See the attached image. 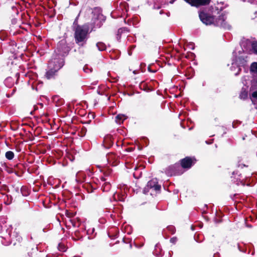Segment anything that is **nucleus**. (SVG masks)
Masks as SVG:
<instances>
[{
  "label": "nucleus",
  "instance_id": "34",
  "mask_svg": "<svg viewBox=\"0 0 257 257\" xmlns=\"http://www.w3.org/2000/svg\"><path fill=\"white\" fill-rule=\"evenodd\" d=\"M94 228H93L91 229V232H94Z\"/></svg>",
  "mask_w": 257,
  "mask_h": 257
},
{
  "label": "nucleus",
  "instance_id": "15",
  "mask_svg": "<svg viewBox=\"0 0 257 257\" xmlns=\"http://www.w3.org/2000/svg\"><path fill=\"white\" fill-rule=\"evenodd\" d=\"M107 160L108 163L112 164H113L115 162H116L115 156L113 154H108L107 156Z\"/></svg>",
  "mask_w": 257,
  "mask_h": 257
},
{
  "label": "nucleus",
  "instance_id": "19",
  "mask_svg": "<svg viewBox=\"0 0 257 257\" xmlns=\"http://www.w3.org/2000/svg\"><path fill=\"white\" fill-rule=\"evenodd\" d=\"M239 97L241 99H245L247 97V91L242 88L239 95Z\"/></svg>",
  "mask_w": 257,
  "mask_h": 257
},
{
  "label": "nucleus",
  "instance_id": "29",
  "mask_svg": "<svg viewBox=\"0 0 257 257\" xmlns=\"http://www.w3.org/2000/svg\"><path fill=\"white\" fill-rule=\"evenodd\" d=\"M168 229L170 230L172 233H174V228L173 226H170L168 227Z\"/></svg>",
  "mask_w": 257,
  "mask_h": 257
},
{
  "label": "nucleus",
  "instance_id": "25",
  "mask_svg": "<svg viewBox=\"0 0 257 257\" xmlns=\"http://www.w3.org/2000/svg\"><path fill=\"white\" fill-rule=\"evenodd\" d=\"M58 248V249L61 251H65L66 250L64 245L61 243L59 244Z\"/></svg>",
  "mask_w": 257,
  "mask_h": 257
},
{
  "label": "nucleus",
  "instance_id": "10",
  "mask_svg": "<svg viewBox=\"0 0 257 257\" xmlns=\"http://www.w3.org/2000/svg\"><path fill=\"white\" fill-rule=\"evenodd\" d=\"M187 3L193 6L205 5L209 3L210 0H184Z\"/></svg>",
  "mask_w": 257,
  "mask_h": 257
},
{
  "label": "nucleus",
  "instance_id": "27",
  "mask_svg": "<svg viewBox=\"0 0 257 257\" xmlns=\"http://www.w3.org/2000/svg\"><path fill=\"white\" fill-rule=\"evenodd\" d=\"M252 97L257 99V91H254L252 93Z\"/></svg>",
  "mask_w": 257,
  "mask_h": 257
},
{
  "label": "nucleus",
  "instance_id": "4",
  "mask_svg": "<svg viewBox=\"0 0 257 257\" xmlns=\"http://www.w3.org/2000/svg\"><path fill=\"white\" fill-rule=\"evenodd\" d=\"M241 46L244 51L247 53L252 52L257 55V42L252 43L250 41L247 40L243 41Z\"/></svg>",
  "mask_w": 257,
  "mask_h": 257
},
{
  "label": "nucleus",
  "instance_id": "17",
  "mask_svg": "<svg viewBox=\"0 0 257 257\" xmlns=\"http://www.w3.org/2000/svg\"><path fill=\"white\" fill-rule=\"evenodd\" d=\"M161 248H160V245L159 244H157L155 245V250L154 251V253L155 255L159 256L161 255Z\"/></svg>",
  "mask_w": 257,
  "mask_h": 257
},
{
  "label": "nucleus",
  "instance_id": "7",
  "mask_svg": "<svg viewBox=\"0 0 257 257\" xmlns=\"http://www.w3.org/2000/svg\"><path fill=\"white\" fill-rule=\"evenodd\" d=\"M199 18L201 21L206 25H210L214 22V18L208 15L204 12H200L199 14Z\"/></svg>",
  "mask_w": 257,
  "mask_h": 257
},
{
  "label": "nucleus",
  "instance_id": "20",
  "mask_svg": "<svg viewBox=\"0 0 257 257\" xmlns=\"http://www.w3.org/2000/svg\"><path fill=\"white\" fill-rule=\"evenodd\" d=\"M14 153L13 152L9 151L6 153V158L9 160H12L14 158Z\"/></svg>",
  "mask_w": 257,
  "mask_h": 257
},
{
  "label": "nucleus",
  "instance_id": "5",
  "mask_svg": "<svg viewBox=\"0 0 257 257\" xmlns=\"http://www.w3.org/2000/svg\"><path fill=\"white\" fill-rule=\"evenodd\" d=\"M181 167L178 164H175L173 166H170L166 168L165 170V173L168 176H172L173 175H179L183 173V172L180 170Z\"/></svg>",
  "mask_w": 257,
  "mask_h": 257
},
{
  "label": "nucleus",
  "instance_id": "22",
  "mask_svg": "<svg viewBox=\"0 0 257 257\" xmlns=\"http://www.w3.org/2000/svg\"><path fill=\"white\" fill-rule=\"evenodd\" d=\"M250 71L257 73V63L253 62L250 66Z\"/></svg>",
  "mask_w": 257,
  "mask_h": 257
},
{
  "label": "nucleus",
  "instance_id": "12",
  "mask_svg": "<svg viewBox=\"0 0 257 257\" xmlns=\"http://www.w3.org/2000/svg\"><path fill=\"white\" fill-rule=\"evenodd\" d=\"M112 137L110 136H106L104 138L103 145L104 148L108 149L112 145Z\"/></svg>",
  "mask_w": 257,
  "mask_h": 257
},
{
  "label": "nucleus",
  "instance_id": "24",
  "mask_svg": "<svg viewBox=\"0 0 257 257\" xmlns=\"http://www.w3.org/2000/svg\"><path fill=\"white\" fill-rule=\"evenodd\" d=\"M2 238H4L5 239H10V237H11V233H10V232L9 231L8 233H6V234H4L2 236Z\"/></svg>",
  "mask_w": 257,
  "mask_h": 257
},
{
  "label": "nucleus",
  "instance_id": "9",
  "mask_svg": "<svg viewBox=\"0 0 257 257\" xmlns=\"http://www.w3.org/2000/svg\"><path fill=\"white\" fill-rule=\"evenodd\" d=\"M194 163L193 160L189 157H186L181 161V167L183 168H190Z\"/></svg>",
  "mask_w": 257,
  "mask_h": 257
},
{
  "label": "nucleus",
  "instance_id": "14",
  "mask_svg": "<svg viewBox=\"0 0 257 257\" xmlns=\"http://www.w3.org/2000/svg\"><path fill=\"white\" fill-rule=\"evenodd\" d=\"M126 118L125 115L119 114L115 117V121L118 124H121Z\"/></svg>",
  "mask_w": 257,
  "mask_h": 257
},
{
  "label": "nucleus",
  "instance_id": "28",
  "mask_svg": "<svg viewBox=\"0 0 257 257\" xmlns=\"http://www.w3.org/2000/svg\"><path fill=\"white\" fill-rule=\"evenodd\" d=\"M177 241V238L176 237L171 238L170 239V241L173 243H175Z\"/></svg>",
  "mask_w": 257,
  "mask_h": 257
},
{
  "label": "nucleus",
  "instance_id": "11",
  "mask_svg": "<svg viewBox=\"0 0 257 257\" xmlns=\"http://www.w3.org/2000/svg\"><path fill=\"white\" fill-rule=\"evenodd\" d=\"M147 187L148 188L153 189L156 191H159L161 189V186L158 184L157 179H153L149 181Z\"/></svg>",
  "mask_w": 257,
  "mask_h": 257
},
{
  "label": "nucleus",
  "instance_id": "35",
  "mask_svg": "<svg viewBox=\"0 0 257 257\" xmlns=\"http://www.w3.org/2000/svg\"><path fill=\"white\" fill-rule=\"evenodd\" d=\"M133 73L134 74H136L137 73V71L136 70L134 71Z\"/></svg>",
  "mask_w": 257,
  "mask_h": 257
},
{
  "label": "nucleus",
  "instance_id": "2",
  "mask_svg": "<svg viewBox=\"0 0 257 257\" xmlns=\"http://www.w3.org/2000/svg\"><path fill=\"white\" fill-rule=\"evenodd\" d=\"M92 30V29L90 31L89 26L88 24L77 26L74 30V38L76 43L79 46H84L86 44L88 38V35Z\"/></svg>",
  "mask_w": 257,
  "mask_h": 257
},
{
  "label": "nucleus",
  "instance_id": "26",
  "mask_svg": "<svg viewBox=\"0 0 257 257\" xmlns=\"http://www.w3.org/2000/svg\"><path fill=\"white\" fill-rule=\"evenodd\" d=\"M15 89H13V90L11 94H9V93L7 94V96L8 97H11V96H12L13 95V94L15 93Z\"/></svg>",
  "mask_w": 257,
  "mask_h": 257
},
{
  "label": "nucleus",
  "instance_id": "8",
  "mask_svg": "<svg viewBox=\"0 0 257 257\" xmlns=\"http://www.w3.org/2000/svg\"><path fill=\"white\" fill-rule=\"evenodd\" d=\"M93 21L94 28H100L102 25V23L105 21V18L102 14H98L96 16L94 15Z\"/></svg>",
  "mask_w": 257,
  "mask_h": 257
},
{
  "label": "nucleus",
  "instance_id": "1",
  "mask_svg": "<svg viewBox=\"0 0 257 257\" xmlns=\"http://www.w3.org/2000/svg\"><path fill=\"white\" fill-rule=\"evenodd\" d=\"M55 54L48 63V69L45 74V77L48 79L54 78L57 73L64 65L63 57L66 54V52H62L60 48L58 47L55 51Z\"/></svg>",
  "mask_w": 257,
  "mask_h": 257
},
{
  "label": "nucleus",
  "instance_id": "16",
  "mask_svg": "<svg viewBox=\"0 0 257 257\" xmlns=\"http://www.w3.org/2000/svg\"><path fill=\"white\" fill-rule=\"evenodd\" d=\"M128 30L125 28H121L118 30L117 31V39L119 40L120 39L121 35L123 33H127L128 32Z\"/></svg>",
  "mask_w": 257,
  "mask_h": 257
},
{
  "label": "nucleus",
  "instance_id": "13",
  "mask_svg": "<svg viewBox=\"0 0 257 257\" xmlns=\"http://www.w3.org/2000/svg\"><path fill=\"white\" fill-rule=\"evenodd\" d=\"M85 175L82 171H79L76 175V180L78 182H83L85 181Z\"/></svg>",
  "mask_w": 257,
  "mask_h": 257
},
{
  "label": "nucleus",
  "instance_id": "3",
  "mask_svg": "<svg viewBox=\"0 0 257 257\" xmlns=\"http://www.w3.org/2000/svg\"><path fill=\"white\" fill-rule=\"evenodd\" d=\"M245 60L242 57H236L232 60V66L230 69L234 72V75L237 76L239 74L241 69L240 66L244 65Z\"/></svg>",
  "mask_w": 257,
  "mask_h": 257
},
{
  "label": "nucleus",
  "instance_id": "32",
  "mask_svg": "<svg viewBox=\"0 0 257 257\" xmlns=\"http://www.w3.org/2000/svg\"><path fill=\"white\" fill-rule=\"evenodd\" d=\"M101 180H102V181H103V182H105V180H105L103 177H102V178H101Z\"/></svg>",
  "mask_w": 257,
  "mask_h": 257
},
{
  "label": "nucleus",
  "instance_id": "36",
  "mask_svg": "<svg viewBox=\"0 0 257 257\" xmlns=\"http://www.w3.org/2000/svg\"><path fill=\"white\" fill-rule=\"evenodd\" d=\"M4 165L5 167H7V165H6V163H4Z\"/></svg>",
  "mask_w": 257,
  "mask_h": 257
},
{
  "label": "nucleus",
  "instance_id": "33",
  "mask_svg": "<svg viewBox=\"0 0 257 257\" xmlns=\"http://www.w3.org/2000/svg\"><path fill=\"white\" fill-rule=\"evenodd\" d=\"M84 71L86 72H87L88 71L86 70V68H85V67L84 68Z\"/></svg>",
  "mask_w": 257,
  "mask_h": 257
},
{
  "label": "nucleus",
  "instance_id": "23",
  "mask_svg": "<svg viewBox=\"0 0 257 257\" xmlns=\"http://www.w3.org/2000/svg\"><path fill=\"white\" fill-rule=\"evenodd\" d=\"M116 197L118 198V200L120 201H124L125 199V197L124 195H120L118 194H114V199H116Z\"/></svg>",
  "mask_w": 257,
  "mask_h": 257
},
{
  "label": "nucleus",
  "instance_id": "30",
  "mask_svg": "<svg viewBox=\"0 0 257 257\" xmlns=\"http://www.w3.org/2000/svg\"><path fill=\"white\" fill-rule=\"evenodd\" d=\"M11 80H12V78H7V79L5 80V84H6V85H7V83H8L9 81H10Z\"/></svg>",
  "mask_w": 257,
  "mask_h": 257
},
{
  "label": "nucleus",
  "instance_id": "6",
  "mask_svg": "<svg viewBox=\"0 0 257 257\" xmlns=\"http://www.w3.org/2000/svg\"><path fill=\"white\" fill-rule=\"evenodd\" d=\"M226 18L224 15H221L215 21V25L217 26L222 27L225 29L229 30L231 26L226 21Z\"/></svg>",
  "mask_w": 257,
  "mask_h": 257
},
{
  "label": "nucleus",
  "instance_id": "21",
  "mask_svg": "<svg viewBox=\"0 0 257 257\" xmlns=\"http://www.w3.org/2000/svg\"><path fill=\"white\" fill-rule=\"evenodd\" d=\"M96 46L99 51H103L106 49L105 44L102 42H98L96 44Z\"/></svg>",
  "mask_w": 257,
  "mask_h": 257
},
{
  "label": "nucleus",
  "instance_id": "18",
  "mask_svg": "<svg viewBox=\"0 0 257 257\" xmlns=\"http://www.w3.org/2000/svg\"><path fill=\"white\" fill-rule=\"evenodd\" d=\"M111 187V185L109 182H105L102 186V189L103 191H108Z\"/></svg>",
  "mask_w": 257,
  "mask_h": 257
},
{
  "label": "nucleus",
  "instance_id": "31",
  "mask_svg": "<svg viewBox=\"0 0 257 257\" xmlns=\"http://www.w3.org/2000/svg\"><path fill=\"white\" fill-rule=\"evenodd\" d=\"M239 180L238 182H240L242 185H245V183L243 181V179L241 180V178H239Z\"/></svg>",
  "mask_w": 257,
  "mask_h": 257
}]
</instances>
